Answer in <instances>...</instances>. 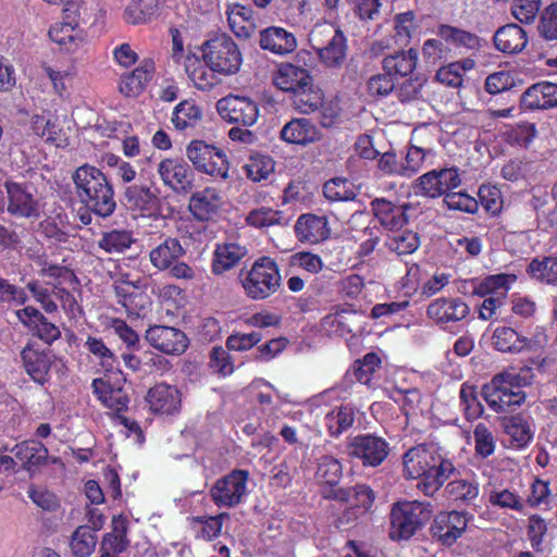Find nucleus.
Segmentation results:
<instances>
[{
  "instance_id": "a18cd8bd",
  "label": "nucleus",
  "mask_w": 557,
  "mask_h": 557,
  "mask_svg": "<svg viewBox=\"0 0 557 557\" xmlns=\"http://www.w3.org/2000/svg\"><path fill=\"white\" fill-rule=\"evenodd\" d=\"M220 116L228 123H240L244 119V97L228 95L216 102Z\"/></svg>"
},
{
  "instance_id": "37998d69",
  "label": "nucleus",
  "mask_w": 557,
  "mask_h": 557,
  "mask_svg": "<svg viewBox=\"0 0 557 557\" xmlns=\"http://www.w3.org/2000/svg\"><path fill=\"white\" fill-rule=\"evenodd\" d=\"M223 515L191 517L190 525L196 536L206 541L216 537L222 529Z\"/></svg>"
},
{
  "instance_id": "412c9836",
  "label": "nucleus",
  "mask_w": 557,
  "mask_h": 557,
  "mask_svg": "<svg viewBox=\"0 0 557 557\" xmlns=\"http://www.w3.org/2000/svg\"><path fill=\"white\" fill-rule=\"evenodd\" d=\"M371 208L382 226L389 231H396L408 223L407 211L411 206H396L384 198H375L371 201Z\"/></svg>"
},
{
  "instance_id": "603ef678",
  "label": "nucleus",
  "mask_w": 557,
  "mask_h": 557,
  "mask_svg": "<svg viewBox=\"0 0 557 557\" xmlns=\"http://www.w3.org/2000/svg\"><path fill=\"white\" fill-rule=\"evenodd\" d=\"M85 346L88 351L100 360V363L107 371H112L116 364L114 354L107 347L102 339L88 337Z\"/></svg>"
},
{
  "instance_id": "0eeeda50",
  "label": "nucleus",
  "mask_w": 557,
  "mask_h": 557,
  "mask_svg": "<svg viewBox=\"0 0 557 557\" xmlns=\"http://www.w3.org/2000/svg\"><path fill=\"white\" fill-rule=\"evenodd\" d=\"M186 156L196 170L213 177H228V162L216 147L203 140H193L186 148Z\"/></svg>"
},
{
  "instance_id": "58836bf2",
  "label": "nucleus",
  "mask_w": 557,
  "mask_h": 557,
  "mask_svg": "<svg viewBox=\"0 0 557 557\" xmlns=\"http://www.w3.org/2000/svg\"><path fill=\"white\" fill-rule=\"evenodd\" d=\"M455 472L453 462L436 453L434 468H432L429 481L424 483L423 492L425 495H432L437 491L446 480Z\"/></svg>"
},
{
  "instance_id": "f03ea898",
  "label": "nucleus",
  "mask_w": 557,
  "mask_h": 557,
  "mask_svg": "<svg viewBox=\"0 0 557 557\" xmlns=\"http://www.w3.org/2000/svg\"><path fill=\"white\" fill-rule=\"evenodd\" d=\"M81 202L100 218H109L116 208L113 186L104 173L90 164L78 166L72 175Z\"/></svg>"
},
{
  "instance_id": "20e7f679",
  "label": "nucleus",
  "mask_w": 557,
  "mask_h": 557,
  "mask_svg": "<svg viewBox=\"0 0 557 557\" xmlns=\"http://www.w3.org/2000/svg\"><path fill=\"white\" fill-rule=\"evenodd\" d=\"M202 60L219 74L232 75L242 64V53L237 45L226 35H220L202 45Z\"/></svg>"
},
{
  "instance_id": "f3484780",
  "label": "nucleus",
  "mask_w": 557,
  "mask_h": 557,
  "mask_svg": "<svg viewBox=\"0 0 557 557\" xmlns=\"http://www.w3.org/2000/svg\"><path fill=\"white\" fill-rule=\"evenodd\" d=\"M158 174L162 183L175 193H187L191 189V171L189 165L180 159L166 158L158 164Z\"/></svg>"
},
{
  "instance_id": "4c0bfd02",
  "label": "nucleus",
  "mask_w": 557,
  "mask_h": 557,
  "mask_svg": "<svg viewBox=\"0 0 557 557\" xmlns=\"http://www.w3.org/2000/svg\"><path fill=\"white\" fill-rule=\"evenodd\" d=\"M492 341L495 349L502 352H520L528 345L525 337L507 326L497 327L493 333Z\"/></svg>"
},
{
  "instance_id": "8fccbe9b",
  "label": "nucleus",
  "mask_w": 557,
  "mask_h": 557,
  "mask_svg": "<svg viewBox=\"0 0 557 557\" xmlns=\"http://www.w3.org/2000/svg\"><path fill=\"white\" fill-rule=\"evenodd\" d=\"M317 476L333 487L342 476L341 462L332 456H322L318 462Z\"/></svg>"
},
{
  "instance_id": "b1692460",
  "label": "nucleus",
  "mask_w": 557,
  "mask_h": 557,
  "mask_svg": "<svg viewBox=\"0 0 557 557\" xmlns=\"http://www.w3.org/2000/svg\"><path fill=\"white\" fill-rule=\"evenodd\" d=\"M418 52L416 49L398 50L385 55L381 62L383 71L394 79L411 75L417 67Z\"/></svg>"
},
{
  "instance_id": "423d86ee",
  "label": "nucleus",
  "mask_w": 557,
  "mask_h": 557,
  "mask_svg": "<svg viewBox=\"0 0 557 557\" xmlns=\"http://www.w3.org/2000/svg\"><path fill=\"white\" fill-rule=\"evenodd\" d=\"M67 21L55 23L49 30V36L62 50L71 54H79L85 51L86 40L78 26V9L75 3L66 2L64 9Z\"/></svg>"
},
{
  "instance_id": "f8f14e48",
  "label": "nucleus",
  "mask_w": 557,
  "mask_h": 557,
  "mask_svg": "<svg viewBox=\"0 0 557 557\" xmlns=\"http://www.w3.org/2000/svg\"><path fill=\"white\" fill-rule=\"evenodd\" d=\"M471 518L466 511H442L431 524V535L442 545L451 546L462 536Z\"/></svg>"
},
{
  "instance_id": "bb28decb",
  "label": "nucleus",
  "mask_w": 557,
  "mask_h": 557,
  "mask_svg": "<svg viewBox=\"0 0 557 557\" xmlns=\"http://www.w3.org/2000/svg\"><path fill=\"white\" fill-rule=\"evenodd\" d=\"M221 203L220 194L214 188H205L193 194L188 207L197 220L208 221L216 214Z\"/></svg>"
},
{
  "instance_id": "0e129e2a",
  "label": "nucleus",
  "mask_w": 557,
  "mask_h": 557,
  "mask_svg": "<svg viewBox=\"0 0 557 557\" xmlns=\"http://www.w3.org/2000/svg\"><path fill=\"white\" fill-rule=\"evenodd\" d=\"M444 202L449 209L474 213L478 210V201L465 193H448Z\"/></svg>"
},
{
  "instance_id": "c756f323",
  "label": "nucleus",
  "mask_w": 557,
  "mask_h": 557,
  "mask_svg": "<svg viewBox=\"0 0 557 557\" xmlns=\"http://www.w3.org/2000/svg\"><path fill=\"white\" fill-rule=\"evenodd\" d=\"M281 138L290 144L307 145L319 140L320 133L308 119H293L284 125Z\"/></svg>"
},
{
  "instance_id": "774afa93",
  "label": "nucleus",
  "mask_w": 557,
  "mask_h": 557,
  "mask_svg": "<svg viewBox=\"0 0 557 557\" xmlns=\"http://www.w3.org/2000/svg\"><path fill=\"white\" fill-rule=\"evenodd\" d=\"M110 327L114 334L128 347L133 348L139 344L138 334L121 319H113Z\"/></svg>"
},
{
  "instance_id": "39448f33",
  "label": "nucleus",
  "mask_w": 557,
  "mask_h": 557,
  "mask_svg": "<svg viewBox=\"0 0 557 557\" xmlns=\"http://www.w3.org/2000/svg\"><path fill=\"white\" fill-rule=\"evenodd\" d=\"M309 41L326 66H339L346 57V38L341 29L332 24L315 25L309 34Z\"/></svg>"
},
{
  "instance_id": "de8ad7c7",
  "label": "nucleus",
  "mask_w": 557,
  "mask_h": 557,
  "mask_svg": "<svg viewBox=\"0 0 557 557\" xmlns=\"http://www.w3.org/2000/svg\"><path fill=\"white\" fill-rule=\"evenodd\" d=\"M323 194L331 201H354L356 193L352 185L346 178H332L323 186Z\"/></svg>"
},
{
  "instance_id": "338daca9",
  "label": "nucleus",
  "mask_w": 557,
  "mask_h": 557,
  "mask_svg": "<svg viewBox=\"0 0 557 557\" xmlns=\"http://www.w3.org/2000/svg\"><path fill=\"white\" fill-rule=\"evenodd\" d=\"M539 11V4L536 1L531 0H515L511 12L515 18L521 23H531Z\"/></svg>"
},
{
  "instance_id": "2eb2a0df",
  "label": "nucleus",
  "mask_w": 557,
  "mask_h": 557,
  "mask_svg": "<svg viewBox=\"0 0 557 557\" xmlns=\"http://www.w3.org/2000/svg\"><path fill=\"white\" fill-rule=\"evenodd\" d=\"M434 448L420 445L410 448L404 455V472L408 478L418 479L422 478V482L418 487L423 491L424 483L429 481L432 468H434V460L436 456Z\"/></svg>"
},
{
  "instance_id": "5fc2aeb1",
  "label": "nucleus",
  "mask_w": 557,
  "mask_h": 557,
  "mask_svg": "<svg viewBox=\"0 0 557 557\" xmlns=\"http://www.w3.org/2000/svg\"><path fill=\"white\" fill-rule=\"evenodd\" d=\"M473 437L475 443V453L482 458H487L495 450V441L492 432L485 424L479 423L474 431Z\"/></svg>"
},
{
  "instance_id": "a211bd4d",
  "label": "nucleus",
  "mask_w": 557,
  "mask_h": 557,
  "mask_svg": "<svg viewBox=\"0 0 557 557\" xmlns=\"http://www.w3.org/2000/svg\"><path fill=\"white\" fill-rule=\"evenodd\" d=\"M244 495V471L235 470L218 480L211 488V496L218 506L232 507L238 504Z\"/></svg>"
},
{
  "instance_id": "13d9d810",
  "label": "nucleus",
  "mask_w": 557,
  "mask_h": 557,
  "mask_svg": "<svg viewBox=\"0 0 557 557\" xmlns=\"http://www.w3.org/2000/svg\"><path fill=\"white\" fill-rule=\"evenodd\" d=\"M27 494L33 503L44 510L54 511L60 506L58 497L45 487L30 485Z\"/></svg>"
},
{
  "instance_id": "c9c22d12",
  "label": "nucleus",
  "mask_w": 557,
  "mask_h": 557,
  "mask_svg": "<svg viewBox=\"0 0 557 557\" xmlns=\"http://www.w3.org/2000/svg\"><path fill=\"white\" fill-rule=\"evenodd\" d=\"M135 240L131 231L112 230L102 233L97 245L106 253H123L132 247Z\"/></svg>"
},
{
  "instance_id": "5701e85b",
  "label": "nucleus",
  "mask_w": 557,
  "mask_h": 557,
  "mask_svg": "<svg viewBox=\"0 0 557 557\" xmlns=\"http://www.w3.org/2000/svg\"><path fill=\"white\" fill-rule=\"evenodd\" d=\"M428 315L437 323L457 322L469 313V307L460 298H441L428 307Z\"/></svg>"
},
{
  "instance_id": "680f3d73",
  "label": "nucleus",
  "mask_w": 557,
  "mask_h": 557,
  "mask_svg": "<svg viewBox=\"0 0 557 557\" xmlns=\"http://www.w3.org/2000/svg\"><path fill=\"white\" fill-rule=\"evenodd\" d=\"M27 288L47 313H53L58 310V306L53 300L54 295L52 288L45 287L37 281L28 282Z\"/></svg>"
},
{
  "instance_id": "e2e57ef3",
  "label": "nucleus",
  "mask_w": 557,
  "mask_h": 557,
  "mask_svg": "<svg viewBox=\"0 0 557 557\" xmlns=\"http://www.w3.org/2000/svg\"><path fill=\"white\" fill-rule=\"evenodd\" d=\"M209 364L214 372L223 376L230 375L234 371V366L233 362L231 361V357L228 352L222 347H214L211 350Z\"/></svg>"
},
{
  "instance_id": "1a4fd4ad",
  "label": "nucleus",
  "mask_w": 557,
  "mask_h": 557,
  "mask_svg": "<svg viewBox=\"0 0 557 557\" xmlns=\"http://www.w3.org/2000/svg\"><path fill=\"white\" fill-rule=\"evenodd\" d=\"M7 211L16 218L34 219L40 214L41 205L32 186L7 181Z\"/></svg>"
},
{
  "instance_id": "49530a36",
  "label": "nucleus",
  "mask_w": 557,
  "mask_h": 557,
  "mask_svg": "<svg viewBox=\"0 0 557 557\" xmlns=\"http://www.w3.org/2000/svg\"><path fill=\"white\" fill-rule=\"evenodd\" d=\"M438 35L446 41L468 49H478L480 47V38L475 34L450 25L442 24L438 27Z\"/></svg>"
},
{
  "instance_id": "7c9ffc66",
  "label": "nucleus",
  "mask_w": 557,
  "mask_h": 557,
  "mask_svg": "<svg viewBox=\"0 0 557 557\" xmlns=\"http://www.w3.org/2000/svg\"><path fill=\"white\" fill-rule=\"evenodd\" d=\"M527 33L517 24H507L499 27L494 35L496 49L504 53H518L527 45Z\"/></svg>"
},
{
  "instance_id": "6e6d98bb",
  "label": "nucleus",
  "mask_w": 557,
  "mask_h": 557,
  "mask_svg": "<svg viewBox=\"0 0 557 557\" xmlns=\"http://www.w3.org/2000/svg\"><path fill=\"white\" fill-rule=\"evenodd\" d=\"M416 194L435 198L444 195L441 187V181L437 177L436 170L430 171L420 176L414 185Z\"/></svg>"
},
{
  "instance_id": "ea45409f",
  "label": "nucleus",
  "mask_w": 557,
  "mask_h": 557,
  "mask_svg": "<svg viewBox=\"0 0 557 557\" xmlns=\"http://www.w3.org/2000/svg\"><path fill=\"white\" fill-rule=\"evenodd\" d=\"M527 273L537 281L553 284L557 282V257L534 258L527 267Z\"/></svg>"
},
{
  "instance_id": "9b49d317",
  "label": "nucleus",
  "mask_w": 557,
  "mask_h": 557,
  "mask_svg": "<svg viewBox=\"0 0 557 557\" xmlns=\"http://www.w3.org/2000/svg\"><path fill=\"white\" fill-rule=\"evenodd\" d=\"M482 395L495 412L513 411L525 400L524 392L516 391L505 377H499V373L492 379L491 383L483 386Z\"/></svg>"
},
{
  "instance_id": "09e8293b",
  "label": "nucleus",
  "mask_w": 557,
  "mask_h": 557,
  "mask_svg": "<svg viewBox=\"0 0 557 557\" xmlns=\"http://www.w3.org/2000/svg\"><path fill=\"white\" fill-rule=\"evenodd\" d=\"M34 133L44 138L47 143L61 146L59 138L60 128L54 121L46 115H34L30 121Z\"/></svg>"
},
{
  "instance_id": "f704fd0d",
  "label": "nucleus",
  "mask_w": 557,
  "mask_h": 557,
  "mask_svg": "<svg viewBox=\"0 0 557 557\" xmlns=\"http://www.w3.org/2000/svg\"><path fill=\"white\" fill-rule=\"evenodd\" d=\"M22 359L26 372L36 382H44L49 372L51 361L45 351L26 346L22 351Z\"/></svg>"
},
{
  "instance_id": "473e14b6",
  "label": "nucleus",
  "mask_w": 557,
  "mask_h": 557,
  "mask_svg": "<svg viewBox=\"0 0 557 557\" xmlns=\"http://www.w3.org/2000/svg\"><path fill=\"white\" fill-rule=\"evenodd\" d=\"M326 497L347 503L351 507L368 509L374 500V493L369 486L358 484L347 488H331Z\"/></svg>"
},
{
  "instance_id": "cd10ccee",
  "label": "nucleus",
  "mask_w": 557,
  "mask_h": 557,
  "mask_svg": "<svg viewBox=\"0 0 557 557\" xmlns=\"http://www.w3.org/2000/svg\"><path fill=\"white\" fill-rule=\"evenodd\" d=\"M184 255L185 249L180 240L174 237H168L150 251L149 259L156 269L164 271L169 270Z\"/></svg>"
},
{
  "instance_id": "4468645a",
  "label": "nucleus",
  "mask_w": 557,
  "mask_h": 557,
  "mask_svg": "<svg viewBox=\"0 0 557 557\" xmlns=\"http://www.w3.org/2000/svg\"><path fill=\"white\" fill-rule=\"evenodd\" d=\"M347 454L358 458L364 466H379L388 454L387 443L377 436L358 435L347 445Z\"/></svg>"
},
{
  "instance_id": "2f4dec72",
  "label": "nucleus",
  "mask_w": 557,
  "mask_h": 557,
  "mask_svg": "<svg viewBox=\"0 0 557 557\" xmlns=\"http://www.w3.org/2000/svg\"><path fill=\"white\" fill-rule=\"evenodd\" d=\"M154 65L150 61H146L137 66L132 73L121 77L119 89L127 97L138 96L152 78Z\"/></svg>"
},
{
  "instance_id": "69168bd1",
  "label": "nucleus",
  "mask_w": 557,
  "mask_h": 557,
  "mask_svg": "<svg viewBox=\"0 0 557 557\" xmlns=\"http://www.w3.org/2000/svg\"><path fill=\"white\" fill-rule=\"evenodd\" d=\"M419 247V237L413 232H406L395 236L391 242V249L397 255H409Z\"/></svg>"
},
{
  "instance_id": "052dcab7",
  "label": "nucleus",
  "mask_w": 557,
  "mask_h": 557,
  "mask_svg": "<svg viewBox=\"0 0 557 557\" xmlns=\"http://www.w3.org/2000/svg\"><path fill=\"white\" fill-rule=\"evenodd\" d=\"M28 297L26 292L8 280L0 276V304L7 302L14 306L24 305Z\"/></svg>"
},
{
  "instance_id": "393cba45",
  "label": "nucleus",
  "mask_w": 557,
  "mask_h": 557,
  "mask_svg": "<svg viewBox=\"0 0 557 557\" xmlns=\"http://www.w3.org/2000/svg\"><path fill=\"white\" fill-rule=\"evenodd\" d=\"M260 47L276 54H287L297 47L294 34L282 27H269L260 33Z\"/></svg>"
},
{
  "instance_id": "6e6552de",
  "label": "nucleus",
  "mask_w": 557,
  "mask_h": 557,
  "mask_svg": "<svg viewBox=\"0 0 557 557\" xmlns=\"http://www.w3.org/2000/svg\"><path fill=\"white\" fill-rule=\"evenodd\" d=\"M280 274L275 262L263 257L257 260L246 276V294L253 299H263L280 286Z\"/></svg>"
},
{
  "instance_id": "a878e982",
  "label": "nucleus",
  "mask_w": 557,
  "mask_h": 557,
  "mask_svg": "<svg viewBox=\"0 0 557 557\" xmlns=\"http://www.w3.org/2000/svg\"><path fill=\"white\" fill-rule=\"evenodd\" d=\"M11 453L22 468L27 471L44 465L48 458V448L42 443L34 440L16 444Z\"/></svg>"
},
{
  "instance_id": "9d476101",
  "label": "nucleus",
  "mask_w": 557,
  "mask_h": 557,
  "mask_svg": "<svg viewBox=\"0 0 557 557\" xmlns=\"http://www.w3.org/2000/svg\"><path fill=\"white\" fill-rule=\"evenodd\" d=\"M125 377L121 371L111 372L92 381L94 393L99 401L114 412L127 409L129 398L123 389Z\"/></svg>"
},
{
  "instance_id": "3c124183",
  "label": "nucleus",
  "mask_w": 557,
  "mask_h": 557,
  "mask_svg": "<svg viewBox=\"0 0 557 557\" xmlns=\"http://www.w3.org/2000/svg\"><path fill=\"white\" fill-rule=\"evenodd\" d=\"M426 78L423 75L416 74L404 81L397 88V98L401 103H408L420 98V94Z\"/></svg>"
},
{
  "instance_id": "ddd939ff",
  "label": "nucleus",
  "mask_w": 557,
  "mask_h": 557,
  "mask_svg": "<svg viewBox=\"0 0 557 557\" xmlns=\"http://www.w3.org/2000/svg\"><path fill=\"white\" fill-rule=\"evenodd\" d=\"M145 338L153 348L166 355H182L188 347L185 333L172 326H150Z\"/></svg>"
},
{
  "instance_id": "dca6fc26",
  "label": "nucleus",
  "mask_w": 557,
  "mask_h": 557,
  "mask_svg": "<svg viewBox=\"0 0 557 557\" xmlns=\"http://www.w3.org/2000/svg\"><path fill=\"white\" fill-rule=\"evenodd\" d=\"M160 190L153 178H139L138 183L129 185L125 191L124 197L127 205L140 212H152L159 206Z\"/></svg>"
},
{
  "instance_id": "c85d7f7f",
  "label": "nucleus",
  "mask_w": 557,
  "mask_h": 557,
  "mask_svg": "<svg viewBox=\"0 0 557 557\" xmlns=\"http://www.w3.org/2000/svg\"><path fill=\"white\" fill-rule=\"evenodd\" d=\"M126 532V520L123 518H114L112 521V531L107 533L101 541L99 557H117L123 553L129 544Z\"/></svg>"
},
{
  "instance_id": "72a5a7b5",
  "label": "nucleus",
  "mask_w": 557,
  "mask_h": 557,
  "mask_svg": "<svg viewBox=\"0 0 557 557\" xmlns=\"http://www.w3.org/2000/svg\"><path fill=\"white\" fill-rule=\"evenodd\" d=\"M185 72L194 86L199 90H210L218 84L216 71H212L207 65H201L196 55L188 53L185 63Z\"/></svg>"
},
{
  "instance_id": "6ab92c4d",
  "label": "nucleus",
  "mask_w": 557,
  "mask_h": 557,
  "mask_svg": "<svg viewBox=\"0 0 557 557\" xmlns=\"http://www.w3.org/2000/svg\"><path fill=\"white\" fill-rule=\"evenodd\" d=\"M146 399L150 410L159 414H175L182 405L181 392L177 387L165 383H159L151 387Z\"/></svg>"
},
{
  "instance_id": "bf43d9fd",
  "label": "nucleus",
  "mask_w": 557,
  "mask_h": 557,
  "mask_svg": "<svg viewBox=\"0 0 557 557\" xmlns=\"http://www.w3.org/2000/svg\"><path fill=\"white\" fill-rule=\"evenodd\" d=\"M539 32L546 40L557 39V2L549 4L542 13Z\"/></svg>"
},
{
  "instance_id": "864d4df0",
  "label": "nucleus",
  "mask_w": 557,
  "mask_h": 557,
  "mask_svg": "<svg viewBox=\"0 0 557 557\" xmlns=\"http://www.w3.org/2000/svg\"><path fill=\"white\" fill-rule=\"evenodd\" d=\"M395 88V79L385 71L371 76L367 82V90L369 95L375 98L386 97Z\"/></svg>"
},
{
  "instance_id": "f257e3e1",
  "label": "nucleus",
  "mask_w": 557,
  "mask_h": 557,
  "mask_svg": "<svg viewBox=\"0 0 557 557\" xmlns=\"http://www.w3.org/2000/svg\"><path fill=\"white\" fill-rule=\"evenodd\" d=\"M313 63L310 52L301 50L293 62L282 63L274 77V84L283 91L293 94V107L302 114L314 112L323 104L324 94L314 85L309 66Z\"/></svg>"
},
{
  "instance_id": "79ce46f5",
  "label": "nucleus",
  "mask_w": 557,
  "mask_h": 557,
  "mask_svg": "<svg viewBox=\"0 0 557 557\" xmlns=\"http://www.w3.org/2000/svg\"><path fill=\"white\" fill-rule=\"evenodd\" d=\"M97 544L95 531L87 525L78 527L70 542L71 552L76 557H88L92 554Z\"/></svg>"
},
{
  "instance_id": "c03bdc74",
  "label": "nucleus",
  "mask_w": 557,
  "mask_h": 557,
  "mask_svg": "<svg viewBox=\"0 0 557 557\" xmlns=\"http://www.w3.org/2000/svg\"><path fill=\"white\" fill-rule=\"evenodd\" d=\"M274 171V161L270 156L253 152L249 156V162L246 164V177L253 182L267 180Z\"/></svg>"
},
{
  "instance_id": "a19ab883",
  "label": "nucleus",
  "mask_w": 557,
  "mask_h": 557,
  "mask_svg": "<svg viewBox=\"0 0 557 557\" xmlns=\"http://www.w3.org/2000/svg\"><path fill=\"white\" fill-rule=\"evenodd\" d=\"M244 256L243 249L237 244H224L216 247L212 264L213 272L221 274L233 268Z\"/></svg>"
},
{
  "instance_id": "4d7b16f0",
  "label": "nucleus",
  "mask_w": 557,
  "mask_h": 557,
  "mask_svg": "<svg viewBox=\"0 0 557 557\" xmlns=\"http://www.w3.org/2000/svg\"><path fill=\"white\" fill-rule=\"evenodd\" d=\"M445 494L451 499L468 502L478 496V487L466 480H455L446 485Z\"/></svg>"
},
{
  "instance_id": "aec40b11",
  "label": "nucleus",
  "mask_w": 557,
  "mask_h": 557,
  "mask_svg": "<svg viewBox=\"0 0 557 557\" xmlns=\"http://www.w3.org/2000/svg\"><path fill=\"white\" fill-rule=\"evenodd\" d=\"M18 321L33 330L45 343L50 344L61 336L57 325L49 322L35 307L27 306L15 312Z\"/></svg>"
},
{
  "instance_id": "e433bc0d",
  "label": "nucleus",
  "mask_w": 557,
  "mask_h": 557,
  "mask_svg": "<svg viewBox=\"0 0 557 557\" xmlns=\"http://www.w3.org/2000/svg\"><path fill=\"white\" fill-rule=\"evenodd\" d=\"M202 119V110L194 101L184 100L173 110L172 123L176 129L195 127Z\"/></svg>"
},
{
  "instance_id": "7ed1b4c3",
  "label": "nucleus",
  "mask_w": 557,
  "mask_h": 557,
  "mask_svg": "<svg viewBox=\"0 0 557 557\" xmlns=\"http://www.w3.org/2000/svg\"><path fill=\"white\" fill-rule=\"evenodd\" d=\"M434 507L430 502H398L391 510L389 537L408 540L430 520Z\"/></svg>"
},
{
  "instance_id": "4be33fe9",
  "label": "nucleus",
  "mask_w": 557,
  "mask_h": 557,
  "mask_svg": "<svg viewBox=\"0 0 557 557\" xmlns=\"http://www.w3.org/2000/svg\"><path fill=\"white\" fill-rule=\"evenodd\" d=\"M294 230L301 243L317 244L330 236L327 219L311 213L301 214L297 219Z\"/></svg>"
}]
</instances>
